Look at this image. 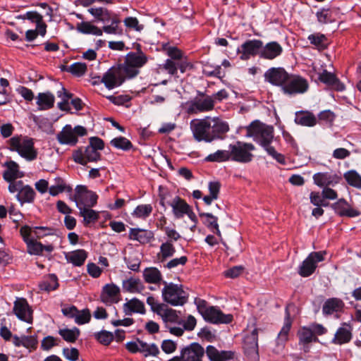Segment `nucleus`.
<instances>
[{
	"label": "nucleus",
	"mask_w": 361,
	"mask_h": 361,
	"mask_svg": "<svg viewBox=\"0 0 361 361\" xmlns=\"http://www.w3.org/2000/svg\"><path fill=\"white\" fill-rule=\"evenodd\" d=\"M247 136L252 137L253 140L259 145L267 153L281 164H286V159L283 154L276 151L271 146L274 137V128L259 121H252L247 127Z\"/></svg>",
	"instance_id": "nucleus-1"
},
{
	"label": "nucleus",
	"mask_w": 361,
	"mask_h": 361,
	"mask_svg": "<svg viewBox=\"0 0 361 361\" xmlns=\"http://www.w3.org/2000/svg\"><path fill=\"white\" fill-rule=\"evenodd\" d=\"M140 71L131 66L124 61L122 65L109 68L103 75L101 82L109 90L121 85L126 78L131 79L136 77Z\"/></svg>",
	"instance_id": "nucleus-2"
},
{
	"label": "nucleus",
	"mask_w": 361,
	"mask_h": 361,
	"mask_svg": "<svg viewBox=\"0 0 361 361\" xmlns=\"http://www.w3.org/2000/svg\"><path fill=\"white\" fill-rule=\"evenodd\" d=\"M195 304L198 312L203 319L211 324H230L233 321V315L225 314L217 307L209 306L206 300L200 298L195 299Z\"/></svg>",
	"instance_id": "nucleus-3"
},
{
	"label": "nucleus",
	"mask_w": 361,
	"mask_h": 361,
	"mask_svg": "<svg viewBox=\"0 0 361 361\" xmlns=\"http://www.w3.org/2000/svg\"><path fill=\"white\" fill-rule=\"evenodd\" d=\"M11 151L16 152L18 154L27 161H33L37 159V152L34 146L32 138L27 136L16 135L8 140Z\"/></svg>",
	"instance_id": "nucleus-4"
},
{
	"label": "nucleus",
	"mask_w": 361,
	"mask_h": 361,
	"mask_svg": "<svg viewBox=\"0 0 361 361\" xmlns=\"http://www.w3.org/2000/svg\"><path fill=\"white\" fill-rule=\"evenodd\" d=\"M162 298L165 302L172 306H183L188 300V294L183 289L182 285L167 283L163 281Z\"/></svg>",
	"instance_id": "nucleus-5"
},
{
	"label": "nucleus",
	"mask_w": 361,
	"mask_h": 361,
	"mask_svg": "<svg viewBox=\"0 0 361 361\" xmlns=\"http://www.w3.org/2000/svg\"><path fill=\"white\" fill-rule=\"evenodd\" d=\"M231 161L241 164H247L252 161L254 155L252 153L255 147L252 143L236 141L228 145Z\"/></svg>",
	"instance_id": "nucleus-6"
},
{
	"label": "nucleus",
	"mask_w": 361,
	"mask_h": 361,
	"mask_svg": "<svg viewBox=\"0 0 361 361\" xmlns=\"http://www.w3.org/2000/svg\"><path fill=\"white\" fill-rule=\"evenodd\" d=\"M8 191L11 193L16 192V198L21 205L25 203L34 202L36 192L29 185H25L23 180H18L8 185Z\"/></svg>",
	"instance_id": "nucleus-7"
},
{
	"label": "nucleus",
	"mask_w": 361,
	"mask_h": 361,
	"mask_svg": "<svg viewBox=\"0 0 361 361\" xmlns=\"http://www.w3.org/2000/svg\"><path fill=\"white\" fill-rule=\"evenodd\" d=\"M190 129L194 139L197 142H211L210 118L194 119L190 121Z\"/></svg>",
	"instance_id": "nucleus-8"
},
{
	"label": "nucleus",
	"mask_w": 361,
	"mask_h": 361,
	"mask_svg": "<svg viewBox=\"0 0 361 361\" xmlns=\"http://www.w3.org/2000/svg\"><path fill=\"white\" fill-rule=\"evenodd\" d=\"M309 89L307 80L299 75L290 74L282 92L288 96L305 93Z\"/></svg>",
	"instance_id": "nucleus-9"
},
{
	"label": "nucleus",
	"mask_w": 361,
	"mask_h": 361,
	"mask_svg": "<svg viewBox=\"0 0 361 361\" xmlns=\"http://www.w3.org/2000/svg\"><path fill=\"white\" fill-rule=\"evenodd\" d=\"M325 252H312L298 267V273L302 277L310 276L316 270L317 264L324 260Z\"/></svg>",
	"instance_id": "nucleus-10"
},
{
	"label": "nucleus",
	"mask_w": 361,
	"mask_h": 361,
	"mask_svg": "<svg viewBox=\"0 0 361 361\" xmlns=\"http://www.w3.org/2000/svg\"><path fill=\"white\" fill-rule=\"evenodd\" d=\"M201 97H196L192 100L186 103L187 112L188 114H198L212 110L214 107V101L211 96H205L200 93Z\"/></svg>",
	"instance_id": "nucleus-11"
},
{
	"label": "nucleus",
	"mask_w": 361,
	"mask_h": 361,
	"mask_svg": "<svg viewBox=\"0 0 361 361\" xmlns=\"http://www.w3.org/2000/svg\"><path fill=\"white\" fill-rule=\"evenodd\" d=\"M204 349L198 343H192L181 350L180 356H174L168 361H202Z\"/></svg>",
	"instance_id": "nucleus-12"
},
{
	"label": "nucleus",
	"mask_w": 361,
	"mask_h": 361,
	"mask_svg": "<svg viewBox=\"0 0 361 361\" xmlns=\"http://www.w3.org/2000/svg\"><path fill=\"white\" fill-rule=\"evenodd\" d=\"M290 75L283 67H271L264 73V77L266 82L281 87L282 90Z\"/></svg>",
	"instance_id": "nucleus-13"
},
{
	"label": "nucleus",
	"mask_w": 361,
	"mask_h": 361,
	"mask_svg": "<svg viewBox=\"0 0 361 361\" xmlns=\"http://www.w3.org/2000/svg\"><path fill=\"white\" fill-rule=\"evenodd\" d=\"M263 42L260 39H248L238 48L237 52L240 54L241 60H248L252 56H259L260 57L261 49Z\"/></svg>",
	"instance_id": "nucleus-14"
},
{
	"label": "nucleus",
	"mask_w": 361,
	"mask_h": 361,
	"mask_svg": "<svg viewBox=\"0 0 361 361\" xmlns=\"http://www.w3.org/2000/svg\"><path fill=\"white\" fill-rule=\"evenodd\" d=\"M73 159L75 163L85 166L87 162H95L100 160L101 154L88 145L85 149L80 148L73 152Z\"/></svg>",
	"instance_id": "nucleus-15"
},
{
	"label": "nucleus",
	"mask_w": 361,
	"mask_h": 361,
	"mask_svg": "<svg viewBox=\"0 0 361 361\" xmlns=\"http://www.w3.org/2000/svg\"><path fill=\"white\" fill-rule=\"evenodd\" d=\"M13 311L18 319L28 324L32 323L33 311L25 298H18L14 302Z\"/></svg>",
	"instance_id": "nucleus-16"
},
{
	"label": "nucleus",
	"mask_w": 361,
	"mask_h": 361,
	"mask_svg": "<svg viewBox=\"0 0 361 361\" xmlns=\"http://www.w3.org/2000/svg\"><path fill=\"white\" fill-rule=\"evenodd\" d=\"M312 178L314 184L320 188H324L335 186L341 181V176L336 171L329 170L326 172L316 173L313 175Z\"/></svg>",
	"instance_id": "nucleus-17"
},
{
	"label": "nucleus",
	"mask_w": 361,
	"mask_h": 361,
	"mask_svg": "<svg viewBox=\"0 0 361 361\" xmlns=\"http://www.w3.org/2000/svg\"><path fill=\"white\" fill-rule=\"evenodd\" d=\"M210 127L211 142L224 140L226 137V133L230 130L228 123L218 117L210 118Z\"/></svg>",
	"instance_id": "nucleus-18"
},
{
	"label": "nucleus",
	"mask_w": 361,
	"mask_h": 361,
	"mask_svg": "<svg viewBox=\"0 0 361 361\" xmlns=\"http://www.w3.org/2000/svg\"><path fill=\"white\" fill-rule=\"evenodd\" d=\"M318 80L336 91L342 92L345 89V85L340 81L336 75L326 69L319 73Z\"/></svg>",
	"instance_id": "nucleus-19"
},
{
	"label": "nucleus",
	"mask_w": 361,
	"mask_h": 361,
	"mask_svg": "<svg viewBox=\"0 0 361 361\" xmlns=\"http://www.w3.org/2000/svg\"><path fill=\"white\" fill-rule=\"evenodd\" d=\"M243 349L245 353L249 357L258 356V329L257 328L245 337Z\"/></svg>",
	"instance_id": "nucleus-20"
},
{
	"label": "nucleus",
	"mask_w": 361,
	"mask_h": 361,
	"mask_svg": "<svg viewBox=\"0 0 361 361\" xmlns=\"http://www.w3.org/2000/svg\"><path fill=\"white\" fill-rule=\"evenodd\" d=\"M299 345H302L304 352L307 353L310 351V344L312 342H318V338L312 334V331L310 326H302L297 333Z\"/></svg>",
	"instance_id": "nucleus-21"
},
{
	"label": "nucleus",
	"mask_w": 361,
	"mask_h": 361,
	"mask_svg": "<svg viewBox=\"0 0 361 361\" xmlns=\"http://www.w3.org/2000/svg\"><path fill=\"white\" fill-rule=\"evenodd\" d=\"M331 207L340 216H348L352 218L358 216L361 214L360 211L350 207L348 202L343 198H341L336 202L332 204Z\"/></svg>",
	"instance_id": "nucleus-22"
},
{
	"label": "nucleus",
	"mask_w": 361,
	"mask_h": 361,
	"mask_svg": "<svg viewBox=\"0 0 361 361\" xmlns=\"http://www.w3.org/2000/svg\"><path fill=\"white\" fill-rule=\"evenodd\" d=\"M154 234L150 230L139 228H131L129 231L128 239L138 241L141 244H147L154 239Z\"/></svg>",
	"instance_id": "nucleus-23"
},
{
	"label": "nucleus",
	"mask_w": 361,
	"mask_h": 361,
	"mask_svg": "<svg viewBox=\"0 0 361 361\" xmlns=\"http://www.w3.org/2000/svg\"><path fill=\"white\" fill-rule=\"evenodd\" d=\"M283 52V48L277 42L273 41L266 44L264 46L262 44L261 49L260 58L273 60L279 56Z\"/></svg>",
	"instance_id": "nucleus-24"
},
{
	"label": "nucleus",
	"mask_w": 361,
	"mask_h": 361,
	"mask_svg": "<svg viewBox=\"0 0 361 361\" xmlns=\"http://www.w3.org/2000/svg\"><path fill=\"white\" fill-rule=\"evenodd\" d=\"M4 165L6 166V169L3 173V178L9 184L17 182V178L23 176V173L19 171V166L16 161H9Z\"/></svg>",
	"instance_id": "nucleus-25"
},
{
	"label": "nucleus",
	"mask_w": 361,
	"mask_h": 361,
	"mask_svg": "<svg viewBox=\"0 0 361 361\" xmlns=\"http://www.w3.org/2000/svg\"><path fill=\"white\" fill-rule=\"evenodd\" d=\"M168 205L172 207L173 214L176 219H181L188 212L190 206L179 196H176Z\"/></svg>",
	"instance_id": "nucleus-26"
},
{
	"label": "nucleus",
	"mask_w": 361,
	"mask_h": 361,
	"mask_svg": "<svg viewBox=\"0 0 361 361\" xmlns=\"http://www.w3.org/2000/svg\"><path fill=\"white\" fill-rule=\"evenodd\" d=\"M352 327L351 326L344 322L342 324V326L339 327L332 340V343L338 345H342L347 343L350 341L352 338Z\"/></svg>",
	"instance_id": "nucleus-27"
},
{
	"label": "nucleus",
	"mask_w": 361,
	"mask_h": 361,
	"mask_svg": "<svg viewBox=\"0 0 361 361\" xmlns=\"http://www.w3.org/2000/svg\"><path fill=\"white\" fill-rule=\"evenodd\" d=\"M75 204L80 211V216L83 217V222L85 226L94 223L99 219V215L98 212L92 209L90 207H86L81 202L75 200Z\"/></svg>",
	"instance_id": "nucleus-28"
},
{
	"label": "nucleus",
	"mask_w": 361,
	"mask_h": 361,
	"mask_svg": "<svg viewBox=\"0 0 361 361\" xmlns=\"http://www.w3.org/2000/svg\"><path fill=\"white\" fill-rule=\"evenodd\" d=\"M294 121L298 125L306 127H313L317 123V117L312 112L302 110L295 113Z\"/></svg>",
	"instance_id": "nucleus-29"
},
{
	"label": "nucleus",
	"mask_w": 361,
	"mask_h": 361,
	"mask_svg": "<svg viewBox=\"0 0 361 361\" xmlns=\"http://www.w3.org/2000/svg\"><path fill=\"white\" fill-rule=\"evenodd\" d=\"M345 304L343 301L338 298L327 299L322 307V312L324 315H331L334 312L343 311Z\"/></svg>",
	"instance_id": "nucleus-30"
},
{
	"label": "nucleus",
	"mask_w": 361,
	"mask_h": 361,
	"mask_svg": "<svg viewBox=\"0 0 361 361\" xmlns=\"http://www.w3.org/2000/svg\"><path fill=\"white\" fill-rule=\"evenodd\" d=\"M57 140L60 144L75 145L78 142V137L74 135L73 128L71 125H66L62 130L57 135Z\"/></svg>",
	"instance_id": "nucleus-31"
},
{
	"label": "nucleus",
	"mask_w": 361,
	"mask_h": 361,
	"mask_svg": "<svg viewBox=\"0 0 361 361\" xmlns=\"http://www.w3.org/2000/svg\"><path fill=\"white\" fill-rule=\"evenodd\" d=\"M126 63H130L131 66H134L138 70L144 66L148 61V58L145 54L141 50L137 52H129L125 59Z\"/></svg>",
	"instance_id": "nucleus-32"
},
{
	"label": "nucleus",
	"mask_w": 361,
	"mask_h": 361,
	"mask_svg": "<svg viewBox=\"0 0 361 361\" xmlns=\"http://www.w3.org/2000/svg\"><path fill=\"white\" fill-rule=\"evenodd\" d=\"M87 252L83 249L76 250L65 254L66 261L73 266L81 267L84 264L87 257Z\"/></svg>",
	"instance_id": "nucleus-33"
},
{
	"label": "nucleus",
	"mask_w": 361,
	"mask_h": 361,
	"mask_svg": "<svg viewBox=\"0 0 361 361\" xmlns=\"http://www.w3.org/2000/svg\"><path fill=\"white\" fill-rule=\"evenodd\" d=\"M158 315L161 317L166 326H169V323L181 324V319L178 314V312L169 307L167 305H165V308H162V310Z\"/></svg>",
	"instance_id": "nucleus-34"
},
{
	"label": "nucleus",
	"mask_w": 361,
	"mask_h": 361,
	"mask_svg": "<svg viewBox=\"0 0 361 361\" xmlns=\"http://www.w3.org/2000/svg\"><path fill=\"white\" fill-rule=\"evenodd\" d=\"M120 293V288L115 284H106L102 289L101 300L104 303L115 302Z\"/></svg>",
	"instance_id": "nucleus-35"
},
{
	"label": "nucleus",
	"mask_w": 361,
	"mask_h": 361,
	"mask_svg": "<svg viewBox=\"0 0 361 361\" xmlns=\"http://www.w3.org/2000/svg\"><path fill=\"white\" fill-rule=\"evenodd\" d=\"M123 312L126 315H131L133 312L144 314V303L137 298H133L123 304Z\"/></svg>",
	"instance_id": "nucleus-36"
},
{
	"label": "nucleus",
	"mask_w": 361,
	"mask_h": 361,
	"mask_svg": "<svg viewBox=\"0 0 361 361\" xmlns=\"http://www.w3.org/2000/svg\"><path fill=\"white\" fill-rule=\"evenodd\" d=\"M286 312V315L284 319L283 325L281 331L278 334V336L276 338V343L278 345H283L288 341V334L292 325V322L290 318V314L287 310Z\"/></svg>",
	"instance_id": "nucleus-37"
},
{
	"label": "nucleus",
	"mask_w": 361,
	"mask_h": 361,
	"mask_svg": "<svg viewBox=\"0 0 361 361\" xmlns=\"http://www.w3.org/2000/svg\"><path fill=\"white\" fill-rule=\"evenodd\" d=\"M143 278L146 283L158 284L162 281L161 271L156 267H147L143 271Z\"/></svg>",
	"instance_id": "nucleus-38"
},
{
	"label": "nucleus",
	"mask_w": 361,
	"mask_h": 361,
	"mask_svg": "<svg viewBox=\"0 0 361 361\" xmlns=\"http://www.w3.org/2000/svg\"><path fill=\"white\" fill-rule=\"evenodd\" d=\"M122 287L124 291L128 293H140L145 286L139 279L130 277L123 281Z\"/></svg>",
	"instance_id": "nucleus-39"
},
{
	"label": "nucleus",
	"mask_w": 361,
	"mask_h": 361,
	"mask_svg": "<svg viewBox=\"0 0 361 361\" xmlns=\"http://www.w3.org/2000/svg\"><path fill=\"white\" fill-rule=\"evenodd\" d=\"M176 253L173 243L166 241L160 245V251L158 253V259L161 263H164L167 259L173 257Z\"/></svg>",
	"instance_id": "nucleus-40"
},
{
	"label": "nucleus",
	"mask_w": 361,
	"mask_h": 361,
	"mask_svg": "<svg viewBox=\"0 0 361 361\" xmlns=\"http://www.w3.org/2000/svg\"><path fill=\"white\" fill-rule=\"evenodd\" d=\"M37 104L40 110L49 109L54 106V96L50 92L39 93Z\"/></svg>",
	"instance_id": "nucleus-41"
},
{
	"label": "nucleus",
	"mask_w": 361,
	"mask_h": 361,
	"mask_svg": "<svg viewBox=\"0 0 361 361\" xmlns=\"http://www.w3.org/2000/svg\"><path fill=\"white\" fill-rule=\"evenodd\" d=\"M310 44L319 50H324L327 48V37L320 32L311 34L307 37Z\"/></svg>",
	"instance_id": "nucleus-42"
},
{
	"label": "nucleus",
	"mask_w": 361,
	"mask_h": 361,
	"mask_svg": "<svg viewBox=\"0 0 361 361\" xmlns=\"http://www.w3.org/2000/svg\"><path fill=\"white\" fill-rule=\"evenodd\" d=\"M59 334L66 342L75 343L80 334V331L77 327H73V329L65 328L59 329Z\"/></svg>",
	"instance_id": "nucleus-43"
},
{
	"label": "nucleus",
	"mask_w": 361,
	"mask_h": 361,
	"mask_svg": "<svg viewBox=\"0 0 361 361\" xmlns=\"http://www.w3.org/2000/svg\"><path fill=\"white\" fill-rule=\"evenodd\" d=\"M231 160L230 151L219 149L214 153L209 154L204 158L208 162H224Z\"/></svg>",
	"instance_id": "nucleus-44"
},
{
	"label": "nucleus",
	"mask_w": 361,
	"mask_h": 361,
	"mask_svg": "<svg viewBox=\"0 0 361 361\" xmlns=\"http://www.w3.org/2000/svg\"><path fill=\"white\" fill-rule=\"evenodd\" d=\"M73 94L68 92L63 87L57 92L58 97L61 99V102L58 103V108L61 111H69V99L73 97Z\"/></svg>",
	"instance_id": "nucleus-45"
},
{
	"label": "nucleus",
	"mask_w": 361,
	"mask_h": 361,
	"mask_svg": "<svg viewBox=\"0 0 361 361\" xmlns=\"http://www.w3.org/2000/svg\"><path fill=\"white\" fill-rule=\"evenodd\" d=\"M59 287L58 278L56 274H50L47 278L40 284L39 288L42 290L51 291L57 289Z\"/></svg>",
	"instance_id": "nucleus-46"
},
{
	"label": "nucleus",
	"mask_w": 361,
	"mask_h": 361,
	"mask_svg": "<svg viewBox=\"0 0 361 361\" xmlns=\"http://www.w3.org/2000/svg\"><path fill=\"white\" fill-rule=\"evenodd\" d=\"M110 144L114 147L122 149L123 151H128L133 148L132 142L125 137L119 136L111 140Z\"/></svg>",
	"instance_id": "nucleus-47"
},
{
	"label": "nucleus",
	"mask_w": 361,
	"mask_h": 361,
	"mask_svg": "<svg viewBox=\"0 0 361 361\" xmlns=\"http://www.w3.org/2000/svg\"><path fill=\"white\" fill-rule=\"evenodd\" d=\"M347 183L355 188L361 189V176L355 170H350L344 173Z\"/></svg>",
	"instance_id": "nucleus-48"
},
{
	"label": "nucleus",
	"mask_w": 361,
	"mask_h": 361,
	"mask_svg": "<svg viewBox=\"0 0 361 361\" xmlns=\"http://www.w3.org/2000/svg\"><path fill=\"white\" fill-rule=\"evenodd\" d=\"M158 69L166 71L169 75L176 76L178 73L177 61L166 59L164 63L159 65Z\"/></svg>",
	"instance_id": "nucleus-49"
},
{
	"label": "nucleus",
	"mask_w": 361,
	"mask_h": 361,
	"mask_svg": "<svg viewBox=\"0 0 361 361\" xmlns=\"http://www.w3.org/2000/svg\"><path fill=\"white\" fill-rule=\"evenodd\" d=\"M88 12L95 18L105 22L110 18V12L104 8H90Z\"/></svg>",
	"instance_id": "nucleus-50"
},
{
	"label": "nucleus",
	"mask_w": 361,
	"mask_h": 361,
	"mask_svg": "<svg viewBox=\"0 0 361 361\" xmlns=\"http://www.w3.org/2000/svg\"><path fill=\"white\" fill-rule=\"evenodd\" d=\"M200 217H204L206 219L204 221V224L211 231H214V228H217L218 218L211 213L200 212Z\"/></svg>",
	"instance_id": "nucleus-51"
},
{
	"label": "nucleus",
	"mask_w": 361,
	"mask_h": 361,
	"mask_svg": "<svg viewBox=\"0 0 361 361\" xmlns=\"http://www.w3.org/2000/svg\"><path fill=\"white\" fill-rule=\"evenodd\" d=\"M94 338L102 345H108L114 340V334L108 331L102 330L94 334Z\"/></svg>",
	"instance_id": "nucleus-52"
},
{
	"label": "nucleus",
	"mask_w": 361,
	"mask_h": 361,
	"mask_svg": "<svg viewBox=\"0 0 361 361\" xmlns=\"http://www.w3.org/2000/svg\"><path fill=\"white\" fill-rule=\"evenodd\" d=\"M152 212L151 204H140L136 207L133 214L137 218L146 219Z\"/></svg>",
	"instance_id": "nucleus-53"
},
{
	"label": "nucleus",
	"mask_w": 361,
	"mask_h": 361,
	"mask_svg": "<svg viewBox=\"0 0 361 361\" xmlns=\"http://www.w3.org/2000/svg\"><path fill=\"white\" fill-rule=\"evenodd\" d=\"M68 72L72 75L80 77L86 73L87 66L85 63L75 62L68 66Z\"/></svg>",
	"instance_id": "nucleus-54"
},
{
	"label": "nucleus",
	"mask_w": 361,
	"mask_h": 361,
	"mask_svg": "<svg viewBox=\"0 0 361 361\" xmlns=\"http://www.w3.org/2000/svg\"><path fill=\"white\" fill-rule=\"evenodd\" d=\"M27 252L32 255H42L43 244L34 239L27 242Z\"/></svg>",
	"instance_id": "nucleus-55"
},
{
	"label": "nucleus",
	"mask_w": 361,
	"mask_h": 361,
	"mask_svg": "<svg viewBox=\"0 0 361 361\" xmlns=\"http://www.w3.org/2000/svg\"><path fill=\"white\" fill-rule=\"evenodd\" d=\"M75 322L78 325H82L90 322L91 319V314L89 309H83L77 313L75 317Z\"/></svg>",
	"instance_id": "nucleus-56"
},
{
	"label": "nucleus",
	"mask_w": 361,
	"mask_h": 361,
	"mask_svg": "<svg viewBox=\"0 0 361 361\" xmlns=\"http://www.w3.org/2000/svg\"><path fill=\"white\" fill-rule=\"evenodd\" d=\"M98 195L93 191L89 190L86 192V194L82 197V202L86 207H92L95 206L97 203Z\"/></svg>",
	"instance_id": "nucleus-57"
},
{
	"label": "nucleus",
	"mask_w": 361,
	"mask_h": 361,
	"mask_svg": "<svg viewBox=\"0 0 361 361\" xmlns=\"http://www.w3.org/2000/svg\"><path fill=\"white\" fill-rule=\"evenodd\" d=\"M188 262L186 256H181L179 258H173L164 264V267L168 269H172L178 266H184Z\"/></svg>",
	"instance_id": "nucleus-58"
},
{
	"label": "nucleus",
	"mask_w": 361,
	"mask_h": 361,
	"mask_svg": "<svg viewBox=\"0 0 361 361\" xmlns=\"http://www.w3.org/2000/svg\"><path fill=\"white\" fill-rule=\"evenodd\" d=\"M147 303L150 306L152 311L157 315L160 314L162 308H165L166 305L164 303L158 302L157 300L152 295L147 297Z\"/></svg>",
	"instance_id": "nucleus-59"
},
{
	"label": "nucleus",
	"mask_w": 361,
	"mask_h": 361,
	"mask_svg": "<svg viewBox=\"0 0 361 361\" xmlns=\"http://www.w3.org/2000/svg\"><path fill=\"white\" fill-rule=\"evenodd\" d=\"M34 121L39 129L49 133L51 131L52 125L47 118L35 117Z\"/></svg>",
	"instance_id": "nucleus-60"
},
{
	"label": "nucleus",
	"mask_w": 361,
	"mask_h": 361,
	"mask_svg": "<svg viewBox=\"0 0 361 361\" xmlns=\"http://www.w3.org/2000/svg\"><path fill=\"white\" fill-rule=\"evenodd\" d=\"M55 230L50 227L35 226L34 227V233L37 238H41L47 235H54Z\"/></svg>",
	"instance_id": "nucleus-61"
},
{
	"label": "nucleus",
	"mask_w": 361,
	"mask_h": 361,
	"mask_svg": "<svg viewBox=\"0 0 361 361\" xmlns=\"http://www.w3.org/2000/svg\"><path fill=\"white\" fill-rule=\"evenodd\" d=\"M164 49L166 51L167 55L170 57L169 59L178 61L183 59V52L177 47H169L166 48V47H164Z\"/></svg>",
	"instance_id": "nucleus-62"
},
{
	"label": "nucleus",
	"mask_w": 361,
	"mask_h": 361,
	"mask_svg": "<svg viewBox=\"0 0 361 361\" xmlns=\"http://www.w3.org/2000/svg\"><path fill=\"white\" fill-rule=\"evenodd\" d=\"M123 23L127 27L134 29L136 31H141L144 28V25H140L135 17H127Z\"/></svg>",
	"instance_id": "nucleus-63"
},
{
	"label": "nucleus",
	"mask_w": 361,
	"mask_h": 361,
	"mask_svg": "<svg viewBox=\"0 0 361 361\" xmlns=\"http://www.w3.org/2000/svg\"><path fill=\"white\" fill-rule=\"evenodd\" d=\"M206 354L210 361H221L220 352L213 345H208L206 348Z\"/></svg>",
	"instance_id": "nucleus-64"
}]
</instances>
